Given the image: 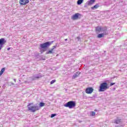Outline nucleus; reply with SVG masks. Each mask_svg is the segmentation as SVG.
Here are the masks:
<instances>
[{
  "mask_svg": "<svg viewBox=\"0 0 127 127\" xmlns=\"http://www.w3.org/2000/svg\"><path fill=\"white\" fill-rule=\"evenodd\" d=\"M110 87L107 82H103L101 83L99 86V92H105L106 90H108Z\"/></svg>",
  "mask_w": 127,
  "mask_h": 127,
  "instance_id": "f257e3e1",
  "label": "nucleus"
},
{
  "mask_svg": "<svg viewBox=\"0 0 127 127\" xmlns=\"http://www.w3.org/2000/svg\"><path fill=\"white\" fill-rule=\"evenodd\" d=\"M96 31L97 33H105L107 34L108 29L107 27L97 26L95 28Z\"/></svg>",
  "mask_w": 127,
  "mask_h": 127,
  "instance_id": "f03ea898",
  "label": "nucleus"
},
{
  "mask_svg": "<svg viewBox=\"0 0 127 127\" xmlns=\"http://www.w3.org/2000/svg\"><path fill=\"white\" fill-rule=\"evenodd\" d=\"M32 104L29 103L27 107L29 111L30 112H32V113H34L36 112V111H38L39 110V106H32L31 105Z\"/></svg>",
  "mask_w": 127,
  "mask_h": 127,
  "instance_id": "7ed1b4c3",
  "label": "nucleus"
},
{
  "mask_svg": "<svg viewBox=\"0 0 127 127\" xmlns=\"http://www.w3.org/2000/svg\"><path fill=\"white\" fill-rule=\"evenodd\" d=\"M66 108H69V109H73L76 106V103L74 101H71L67 102L64 105Z\"/></svg>",
  "mask_w": 127,
  "mask_h": 127,
  "instance_id": "20e7f679",
  "label": "nucleus"
},
{
  "mask_svg": "<svg viewBox=\"0 0 127 127\" xmlns=\"http://www.w3.org/2000/svg\"><path fill=\"white\" fill-rule=\"evenodd\" d=\"M53 41L51 42H47L46 43H44L43 44H41L40 45V48L41 49H44L45 48H48V47H49L53 43Z\"/></svg>",
  "mask_w": 127,
  "mask_h": 127,
  "instance_id": "39448f33",
  "label": "nucleus"
},
{
  "mask_svg": "<svg viewBox=\"0 0 127 127\" xmlns=\"http://www.w3.org/2000/svg\"><path fill=\"white\" fill-rule=\"evenodd\" d=\"M93 91H94V89H93V88L88 87L86 88L85 90V93H86V94H92V93H93Z\"/></svg>",
  "mask_w": 127,
  "mask_h": 127,
  "instance_id": "423d86ee",
  "label": "nucleus"
},
{
  "mask_svg": "<svg viewBox=\"0 0 127 127\" xmlns=\"http://www.w3.org/2000/svg\"><path fill=\"white\" fill-rule=\"evenodd\" d=\"M79 15H80V13H78L73 15L71 16V19H72V20H76V19H78V18H79Z\"/></svg>",
  "mask_w": 127,
  "mask_h": 127,
  "instance_id": "0eeeda50",
  "label": "nucleus"
},
{
  "mask_svg": "<svg viewBox=\"0 0 127 127\" xmlns=\"http://www.w3.org/2000/svg\"><path fill=\"white\" fill-rule=\"evenodd\" d=\"M29 2V0H20L19 1V3L21 4V5L26 4V3H28Z\"/></svg>",
  "mask_w": 127,
  "mask_h": 127,
  "instance_id": "6e6552de",
  "label": "nucleus"
},
{
  "mask_svg": "<svg viewBox=\"0 0 127 127\" xmlns=\"http://www.w3.org/2000/svg\"><path fill=\"white\" fill-rule=\"evenodd\" d=\"M105 35H107V34L105 33H101L97 35V37L98 38H102L103 37H105Z\"/></svg>",
  "mask_w": 127,
  "mask_h": 127,
  "instance_id": "1a4fd4ad",
  "label": "nucleus"
},
{
  "mask_svg": "<svg viewBox=\"0 0 127 127\" xmlns=\"http://www.w3.org/2000/svg\"><path fill=\"white\" fill-rule=\"evenodd\" d=\"M95 2V0H90L88 1L86 3L88 5H92Z\"/></svg>",
  "mask_w": 127,
  "mask_h": 127,
  "instance_id": "9d476101",
  "label": "nucleus"
},
{
  "mask_svg": "<svg viewBox=\"0 0 127 127\" xmlns=\"http://www.w3.org/2000/svg\"><path fill=\"white\" fill-rule=\"evenodd\" d=\"M122 123V120L121 119H117L114 122V124H117V125H120Z\"/></svg>",
  "mask_w": 127,
  "mask_h": 127,
  "instance_id": "9b49d317",
  "label": "nucleus"
},
{
  "mask_svg": "<svg viewBox=\"0 0 127 127\" xmlns=\"http://www.w3.org/2000/svg\"><path fill=\"white\" fill-rule=\"evenodd\" d=\"M3 44H4V39L2 38L0 39V46H2V47Z\"/></svg>",
  "mask_w": 127,
  "mask_h": 127,
  "instance_id": "f8f14e48",
  "label": "nucleus"
},
{
  "mask_svg": "<svg viewBox=\"0 0 127 127\" xmlns=\"http://www.w3.org/2000/svg\"><path fill=\"white\" fill-rule=\"evenodd\" d=\"M79 74H80V72H77L76 73H75L73 75V77L74 78H77V77H78V76H79Z\"/></svg>",
  "mask_w": 127,
  "mask_h": 127,
  "instance_id": "ddd939ff",
  "label": "nucleus"
},
{
  "mask_svg": "<svg viewBox=\"0 0 127 127\" xmlns=\"http://www.w3.org/2000/svg\"><path fill=\"white\" fill-rule=\"evenodd\" d=\"M41 76L36 75L33 77V80H35V79H39V78H41Z\"/></svg>",
  "mask_w": 127,
  "mask_h": 127,
  "instance_id": "4468645a",
  "label": "nucleus"
},
{
  "mask_svg": "<svg viewBox=\"0 0 127 127\" xmlns=\"http://www.w3.org/2000/svg\"><path fill=\"white\" fill-rule=\"evenodd\" d=\"M53 49H51V50L47 52L46 54H53Z\"/></svg>",
  "mask_w": 127,
  "mask_h": 127,
  "instance_id": "2eb2a0df",
  "label": "nucleus"
},
{
  "mask_svg": "<svg viewBox=\"0 0 127 127\" xmlns=\"http://www.w3.org/2000/svg\"><path fill=\"white\" fill-rule=\"evenodd\" d=\"M83 1H84V0H78L77 3L78 5H80V4L83 3Z\"/></svg>",
  "mask_w": 127,
  "mask_h": 127,
  "instance_id": "dca6fc26",
  "label": "nucleus"
},
{
  "mask_svg": "<svg viewBox=\"0 0 127 127\" xmlns=\"http://www.w3.org/2000/svg\"><path fill=\"white\" fill-rule=\"evenodd\" d=\"M99 7V5L98 4H96L94 6L91 7V9H97Z\"/></svg>",
  "mask_w": 127,
  "mask_h": 127,
  "instance_id": "f3484780",
  "label": "nucleus"
},
{
  "mask_svg": "<svg viewBox=\"0 0 127 127\" xmlns=\"http://www.w3.org/2000/svg\"><path fill=\"white\" fill-rule=\"evenodd\" d=\"M4 70H5V68H3L1 69V70H0V76H1V75H2V74L3 73V72H4Z\"/></svg>",
  "mask_w": 127,
  "mask_h": 127,
  "instance_id": "a211bd4d",
  "label": "nucleus"
},
{
  "mask_svg": "<svg viewBox=\"0 0 127 127\" xmlns=\"http://www.w3.org/2000/svg\"><path fill=\"white\" fill-rule=\"evenodd\" d=\"M90 115L92 116V117H95V115H96V112L94 111H91L90 112Z\"/></svg>",
  "mask_w": 127,
  "mask_h": 127,
  "instance_id": "6ab92c4d",
  "label": "nucleus"
},
{
  "mask_svg": "<svg viewBox=\"0 0 127 127\" xmlns=\"http://www.w3.org/2000/svg\"><path fill=\"white\" fill-rule=\"evenodd\" d=\"M39 105H40V107L41 108V107H44V106H45V103H43V102H40Z\"/></svg>",
  "mask_w": 127,
  "mask_h": 127,
  "instance_id": "aec40b11",
  "label": "nucleus"
},
{
  "mask_svg": "<svg viewBox=\"0 0 127 127\" xmlns=\"http://www.w3.org/2000/svg\"><path fill=\"white\" fill-rule=\"evenodd\" d=\"M56 82V80H52V81H51L50 84H51V85H52V84H54V82Z\"/></svg>",
  "mask_w": 127,
  "mask_h": 127,
  "instance_id": "412c9836",
  "label": "nucleus"
},
{
  "mask_svg": "<svg viewBox=\"0 0 127 127\" xmlns=\"http://www.w3.org/2000/svg\"><path fill=\"white\" fill-rule=\"evenodd\" d=\"M56 114H53L51 115V118H54V117H56Z\"/></svg>",
  "mask_w": 127,
  "mask_h": 127,
  "instance_id": "4be33fe9",
  "label": "nucleus"
},
{
  "mask_svg": "<svg viewBox=\"0 0 127 127\" xmlns=\"http://www.w3.org/2000/svg\"><path fill=\"white\" fill-rule=\"evenodd\" d=\"M116 83L112 82L110 83V86H114V85H115Z\"/></svg>",
  "mask_w": 127,
  "mask_h": 127,
  "instance_id": "5701e85b",
  "label": "nucleus"
},
{
  "mask_svg": "<svg viewBox=\"0 0 127 127\" xmlns=\"http://www.w3.org/2000/svg\"><path fill=\"white\" fill-rule=\"evenodd\" d=\"M57 47V46H55L53 47V48H52V49H53V51H54V49H55V48H56Z\"/></svg>",
  "mask_w": 127,
  "mask_h": 127,
  "instance_id": "b1692460",
  "label": "nucleus"
},
{
  "mask_svg": "<svg viewBox=\"0 0 127 127\" xmlns=\"http://www.w3.org/2000/svg\"><path fill=\"white\" fill-rule=\"evenodd\" d=\"M77 39H78V40L79 41V40H80V37H77Z\"/></svg>",
  "mask_w": 127,
  "mask_h": 127,
  "instance_id": "393cba45",
  "label": "nucleus"
},
{
  "mask_svg": "<svg viewBox=\"0 0 127 127\" xmlns=\"http://www.w3.org/2000/svg\"><path fill=\"white\" fill-rule=\"evenodd\" d=\"M7 50H8V51L10 50V48H7Z\"/></svg>",
  "mask_w": 127,
  "mask_h": 127,
  "instance_id": "a878e982",
  "label": "nucleus"
},
{
  "mask_svg": "<svg viewBox=\"0 0 127 127\" xmlns=\"http://www.w3.org/2000/svg\"><path fill=\"white\" fill-rule=\"evenodd\" d=\"M1 48H2V46H0V49H1Z\"/></svg>",
  "mask_w": 127,
  "mask_h": 127,
  "instance_id": "bb28decb",
  "label": "nucleus"
},
{
  "mask_svg": "<svg viewBox=\"0 0 127 127\" xmlns=\"http://www.w3.org/2000/svg\"><path fill=\"white\" fill-rule=\"evenodd\" d=\"M64 40H65V41H67V40H68V39H65Z\"/></svg>",
  "mask_w": 127,
  "mask_h": 127,
  "instance_id": "cd10ccee",
  "label": "nucleus"
},
{
  "mask_svg": "<svg viewBox=\"0 0 127 127\" xmlns=\"http://www.w3.org/2000/svg\"><path fill=\"white\" fill-rule=\"evenodd\" d=\"M14 82H16V80L14 79Z\"/></svg>",
  "mask_w": 127,
  "mask_h": 127,
  "instance_id": "c85d7f7f",
  "label": "nucleus"
},
{
  "mask_svg": "<svg viewBox=\"0 0 127 127\" xmlns=\"http://www.w3.org/2000/svg\"><path fill=\"white\" fill-rule=\"evenodd\" d=\"M12 85H14V84H13V83H11Z\"/></svg>",
  "mask_w": 127,
  "mask_h": 127,
  "instance_id": "c756f323",
  "label": "nucleus"
},
{
  "mask_svg": "<svg viewBox=\"0 0 127 127\" xmlns=\"http://www.w3.org/2000/svg\"><path fill=\"white\" fill-rule=\"evenodd\" d=\"M94 111H96V110H95Z\"/></svg>",
  "mask_w": 127,
  "mask_h": 127,
  "instance_id": "7c9ffc66",
  "label": "nucleus"
}]
</instances>
